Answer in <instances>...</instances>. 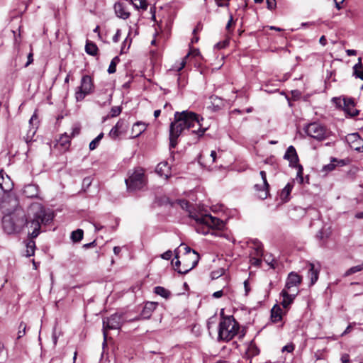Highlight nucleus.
Instances as JSON below:
<instances>
[{
	"instance_id": "nucleus-3",
	"label": "nucleus",
	"mask_w": 363,
	"mask_h": 363,
	"mask_svg": "<svg viewBox=\"0 0 363 363\" xmlns=\"http://www.w3.org/2000/svg\"><path fill=\"white\" fill-rule=\"evenodd\" d=\"M239 329V323L233 316L223 317L219 323L218 338L228 342L238 334Z\"/></svg>"
},
{
	"instance_id": "nucleus-27",
	"label": "nucleus",
	"mask_w": 363,
	"mask_h": 363,
	"mask_svg": "<svg viewBox=\"0 0 363 363\" xmlns=\"http://www.w3.org/2000/svg\"><path fill=\"white\" fill-rule=\"evenodd\" d=\"M98 50V47L94 43L89 40L86 41L85 45V51L88 55L95 56L97 55Z\"/></svg>"
},
{
	"instance_id": "nucleus-48",
	"label": "nucleus",
	"mask_w": 363,
	"mask_h": 363,
	"mask_svg": "<svg viewBox=\"0 0 363 363\" xmlns=\"http://www.w3.org/2000/svg\"><path fill=\"white\" fill-rule=\"evenodd\" d=\"M294 350V346L292 344L286 345L282 347L281 351L291 352Z\"/></svg>"
},
{
	"instance_id": "nucleus-45",
	"label": "nucleus",
	"mask_w": 363,
	"mask_h": 363,
	"mask_svg": "<svg viewBox=\"0 0 363 363\" xmlns=\"http://www.w3.org/2000/svg\"><path fill=\"white\" fill-rule=\"evenodd\" d=\"M189 56V53H188L184 58L182 59V60L179 62V65L178 67H175V69L177 70V71H180L182 70L186 65V58Z\"/></svg>"
},
{
	"instance_id": "nucleus-56",
	"label": "nucleus",
	"mask_w": 363,
	"mask_h": 363,
	"mask_svg": "<svg viewBox=\"0 0 363 363\" xmlns=\"http://www.w3.org/2000/svg\"><path fill=\"white\" fill-rule=\"evenodd\" d=\"M345 0H334L335 7L340 10L342 9V4H343Z\"/></svg>"
},
{
	"instance_id": "nucleus-43",
	"label": "nucleus",
	"mask_w": 363,
	"mask_h": 363,
	"mask_svg": "<svg viewBox=\"0 0 363 363\" xmlns=\"http://www.w3.org/2000/svg\"><path fill=\"white\" fill-rule=\"evenodd\" d=\"M250 264L255 267H259L262 263V259L259 257H250Z\"/></svg>"
},
{
	"instance_id": "nucleus-64",
	"label": "nucleus",
	"mask_w": 363,
	"mask_h": 363,
	"mask_svg": "<svg viewBox=\"0 0 363 363\" xmlns=\"http://www.w3.org/2000/svg\"><path fill=\"white\" fill-rule=\"evenodd\" d=\"M319 43L322 45H326V43H327V40L325 38V37L324 35L321 36L319 39Z\"/></svg>"
},
{
	"instance_id": "nucleus-37",
	"label": "nucleus",
	"mask_w": 363,
	"mask_h": 363,
	"mask_svg": "<svg viewBox=\"0 0 363 363\" xmlns=\"http://www.w3.org/2000/svg\"><path fill=\"white\" fill-rule=\"evenodd\" d=\"M104 137V133H101L96 138H95L92 141H91V143H89V149L90 150H95L97 146L99 145L101 140Z\"/></svg>"
},
{
	"instance_id": "nucleus-32",
	"label": "nucleus",
	"mask_w": 363,
	"mask_h": 363,
	"mask_svg": "<svg viewBox=\"0 0 363 363\" xmlns=\"http://www.w3.org/2000/svg\"><path fill=\"white\" fill-rule=\"evenodd\" d=\"M362 270H363V262L359 265H356V266L352 267L350 269H348L345 272L344 276L348 277V276H350L354 273L359 272Z\"/></svg>"
},
{
	"instance_id": "nucleus-1",
	"label": "nucleus",
	"mask_w": 363,
	"mask_h": 363,
	"mask_svg": "<svg viewBox=\"0 0 363 363\" xmlns=\"http://www.w3.org/2000/svg\"><path fill=\"white\" fill-rule=\"evenodd\" d=\"M53 217V213L41 203H33L28 208L26 213L21 209H16L5 215L2 218V227L4 231L9 235L26 231L28 237L33 239L39 235L41 225L48 224Z\"/></svg>"
},
{
	"instance_id": "nucleus-26",
	"label": "nucleus",
	"mask_w": 363,
	"mask_h": 363,
	"mask_svg": "<svg viewBox=\"0 0 363 363\" xmlns=\"http://www.w3.org/2000/svg\"><path fill=\"white\" fill-rule=\"evenodd\" d=\"M259 354V349L257 347L254 341H251L249 344L246 354L248 358H252Z\"/></svg>"
},
{
	"instance_id": "nucleus-25",
	"label": "nucleus",
	"mask_w": 363,
	"mask_h": 363,
	"mask_svg": "<svg viewBox=\"0 0 363 363\" xmlns=\"http://www.w3.org/2000/svg\"><path fill=\"white\" fill-rule=\"evenodd\" d=\"M281 318V308L279 306L275 305L271 310V319L272 322L277 323L280 321Z\"/></svg>"
},
{
	"instance_id": "nucleus-59",
	"label": "nucleus",
	"mask_w": 363,
	"mask_h": 363,
	"mask_svg": "<svg viewBox=\"0 0 363 363\" xmlns=\"http://www.w3.org/2000/svg\"><path fill=\"white\" fill-rule=\"evenodd\" d=\"M179 203H180V205H181L182 208H188L189 204V202L187 201H186V200H181L179 201Z\"/></svg>"
},
{
	"instance_id": "nucleus-9",
	"label": "nucleus",
	"mask_w": 363,
	"mask_h": 363,
	"mask_svg": "<svg viewBox=\"0 0 363 363\" xmlns=\"http://www.w3.org/2000/svg\"><path fill=\"white\" fill-rule=\"evenodd\" d=\"M308 136L321 141L327 138L326 128L320 123H311L303 128Z\"/></svg>"
},
{
	"instance_id": "nucleus-60",
	"label": "nucleus",
	"mask_w": 363,
	"mask_h": 363,
	"mask_svg": "<svg viewBox=\"0 0 363 363\" xmlns=\"http://www.w3.org/2000/svg\"><path fill=\"white\" fill-rule=\"evenodd\" d=\"M184 250H185V252H186V255L185 256H188L189 255H191L193 251H194V250H191L189 247L186 246V245H184Z\"/></svg>"
},
{
	"instance_id": "nucleus-61",
	"label": "nucleus",
	"mask_w": 363,
	"mask_h": 363,
	"mask_svg": "<svg viewBox=\"0 0 363 363\" xmlns=\"http://www.w3.org/2000/svg\"><path fill=\"white\" fill-rule=\"evenodd\" d=\"M95 245H96V241H95V240H94V241H93V242H91L84 244V245H83V247H84V248H85V249H87V248H89V247H94V246H95Z\"/></svg>"
},
{
	"instance_id": "nucleus-23",
	"label": "nucleus",
	"mask_w": 363,
	"mask_h": 363,
	"mask_svg": "<svg viewBox=\"0 0 363 363\" xmlns=\"http://www.w3.org/2000/svg\"><path fill=\"white\" fill-rule=\"evenodd\" d=\"M318 269L315 268V265L312 263L308 264V277L311 279V284L313 285L318 279Z\"/></svg>"
},
{
	"instance_id": "nucleus-58",
	"label": "nucleus",
	"mask_w": 363,
	"mask_h": 363,
	"mask_svg": "<svg viewBox=\"0 0 363 363\" xmlns=\"http://www.w3.org/2000/svg\"><path fill=\"white\" fill-rule=\"evenodd\" d=\"M352 324L350 323L347 328L345 330V331L342 333L341 336H344L345 335H347V333H350L351 330H352Z\"/></svg>"
},
{
	"instance_id": "nucleus-18",
	"label": "nucleus",
	"mask_w": 363,
	"mask_h": 363,
	"mask_svg": "<svg viewBox=\"0 0 363 363\" xmlns=\"http://www.w3.org/2000/svg\"><path fill=\"white\" fill-rule=\"evenodd\" d=\"M196 119L198 121V123L199 124V126L198 125H194V127H189V131L192 134H194L196 135L197 138H199L202 135H203L204 133L208 130L207 127L203 126V118L201 117L199 115L196 114Z\"/></svg>"
},
{
	"instance_id": "nucleus-39",
	"label": "nucleus",
	"mask_w": 363,
	"mask_h": 363,
	"mask_svg": "<svg viewBox=\"0 0 363 363\" xmlns=\"http://www.w3.org/2000/svg\"><path fill=\"white\" fill-rule=\"evenodd\" d=\"M119 62V58L118 57H115L111 62L108 68V72L109 74L115 73L116 71V64Z\"/></svg>"
},
{
	"instance_id": "nucleus-41",
	"label": "nucleus",
	"mask_w": 363,
	"mask_h": 363,
	"mask_svg": "<svg viewBox=\"0 0 363 363\" xmlns=\"http://www.w3.org/2000/svg\"><path fill=\"white\" fill-rule=\"evenodd\" d=\"M294 168H297L296 179L299 181V183L302 184L303 182V167L301 164H297V166Z\"/></svg>"
},
{
	"instance_id": "nucleus-54",
	"label": "nucleus",
	"mask_w": 363,
	"mask_h": 363,
	"mask_svg": "<svg viewBox=\"0 0 363 363\" xmlns=\"http://www.w3.org/2000/svg\"><path fill=\"white\" fill-rule=\"evenodd\" d=\"M223 269H221L220 272L219 271H213L211 272V277L212 279H217L219 277H220L223 274Z\"/></svg>"
},
{
	"instance_id": "nucleus-40",
	"label": "nucleus",
	"mask_w": 363,
	"mask_h": 363,
	"mask_svg": "<svg viewBox=\"0 0 363 363\" xmlns=\"http://www.w3.org/2000/svg\"><path fill=\"white\" fill-rule=\"evenodd\" d=\"M26 324L23 322H21L19 324L18 327V339L21 338L23 336L26 334Z\"/></svg>"
},
{
	"instance_id": "nucleus-4",
	"label": "nucleus",
	"mask_w": 363,
	"mask_h": 363,
	"mask_svg": "<svg viewBox=\"0 0 363 363\" xmlns=\"http://www.w3.org/2000/svg\"><path fill=\"white\" fill-rule=\"evenodd\" d=\"M191 217L201 226H198L196 230L199 233L207 234L210 228L222 229L225 226L224 222L210 214L192 215Z\"/></svg>"
},
{
	"instance_id": "nucleus-47",
	"label": "nucleus",
	"mask_w": 363,
	"mask_h": 363,
	"mask_svg": "<svg viewBox=\"0 0 363 363\" xmlns=\"http://www.w3.org/2000/svg\"><path fill=\"white\" fill-rule=\"evenodd\" d=\"M119 135V130L113 127L109 132V136L112 138H116Z\"/></svg>"
},
{
	"instance_id": "nucleus-13",
	"label": "nucleus",
	"mask_w": 363,
	"mask_h": 363,
	"mask_svg": "<svg viewBox=\"0 0 363 363\" xmlns=\"http://www.w3.org/2000/svg\"><path fill=\"white\" fill-rule=\"evenodd\" d=\"M298 291H289L286 289H284L280 295L282 297V300L281 301V304L284 308L288 309L291 304L294 302L296 296H297Z\"/></svg>"
},
{
	"instance_id": "nucleus-7",
	"label": "nucleus",
	"mask_w": 363,
	"mask_h": 363,
	"mask_svg": "<svg viewBox=\"0 0 363 363\" xmlns=\"http://www.w3.org/2000/svg\"><path fill=\"white\" fill-rule=\"evenodd\" d=\"M123 324L122 314L115 313L103 319L104 345L106 343L107 330L120 329Z\"/></svg>"
},
{
	"instance_id": "nucleus-28",
	"label": "nucleus",
	"mask_w": 363,
	"mask_h": 363,
	"mask_svg": "<svg viewBox=\"0 0 363 363\" xmlns=\"http://www.w3.org/2000/svg\"><path fill=\"white\" fill-rule=\"evenodd\" d=\"M293 189V185L288 183L285 187L281 190L280 194V199L282 201L286 202L289 199V195L291 192V190Z\"/></svg>"
},
{
	"instance_id": "nucleus-11",
	"label": "nucleus",
	"mask_w": 363,
	"mask_h": 363,
	"mask_svg": "<svg viewBox=\"0 0 363 363\" xmlns=\"http://www.w3.org/2000/svg\"><path fill=\"white\" fill-rule=\"evenodd\" d=\"M13 184L8 175L4 176L2 171L0 172V202L4 201L12 190Z\"/></svg>"
},
{
	"instance_id": "nucleus-30",
	"label": "nucleus",
	"mask_w": 363,
	"mask_h": 363,
	"mask_svg": "<svg viewBox=\"0 0 363 363\" xmlns=\"http://www.w3.org/2000/svg\"><path fill=\"white\" fill-rule=\"evenodd\" d=\"M154 292L156 294L165 298H168L171 295L170 291L162 286L155 287Z\"/></svg>"
},
{
	"instance_id": "nucleus-53",
	"label": "nucleus",
	"mask_w": 363,
	"mask_h": 363,
	"mask_svg": "<svg viewBox=\"0 0 363 363\" xmlns=\"http://www.w3.org/2000/svg\"><path fill=\"white\" fill-rule=\"evenodd\" d=\"M341 362L342 363H349L350 362V355L347 353L342 354L341 356Z\"/></svg>"
},
{
	"instance_id": "nucleus-33",
	"label": "nucleus",
	"mask_w": 363,
	"mask_h": 363,
	"mask_svg": "<svg viewBox=\"0 0 363 363\" xmlns=\"http://www.w3.org/2000/svg\"><path fill=\"white\" fill-rule=\"evenodd\" d=\"M263 255V249L261 244L257 243L255 244V247L253 250V252L250 253V257H261Z\"/></svg>"
},
{
	"instance_id": "nucleus-57",
	"label": "nucleus",
	"mask_w": 363,
	"mask_h": 363,
	"mask_svg": "<svg viewBox=\"0 0 363 363\" xmlns=\"http://www.w3.org/2000/svg\"><path fill=\"white\" fill-rule=\"evenodd\" d=\"M223 295V290H220V291L214 292L213 294V297L216 298H218L222 297Z\"/></svg>"
},
{
	"instance_id": "nucleus-5",
	"label": "nucleus",
	"mask_w": 363,
	"mask_h": 363,
	"mask_svg": "<svg viewBox=\"0 0 363 363\" xmlns=\"http://www.w3.org/2000/svg\"><path fill=\"white\" fill-rule=\"evenodd\" d=\"M125 182L130 191L141 189L145 185L144 170L141 168L135 169Z\"/></svg>"
},
{
	"instance_id": "nucleus-49",
	"label": "nucleus",
	"mask_w": 363,
	"mask_h": 363,
	"mask_svg": "<svg viewBox=\"0 0 363 363\" xmlns=\"http://www.w3.org/2000/svg\"><path fill=\"white\" fill-rule=\"evenodd\" d=\"M172 256V252L171 250H167V252H165L161 255V257L166 260L170 259Z\"/></svg>"
},
{
	"instance_id": "nucleus-16",
	"label": "nucleus",
	"mask_w": 363,
	"mask_h": 363,
	"mask_svg": "<svg viewBox=\"0 0 363 363\" xmlns=\"http://www.w3.org/2000/svg\"><path fill=\"white\" fill-rule=\"evenodd\" d=\"M126 1H120L115 4L114 10L116 16L123 19H127L130 16V12L127 9Z\"/></svg>"
},
{
	"instance_id": "nucleus-21",
	"label": "nucleus",
	"mask_w": 363,
	"mask_h": 363,
	"mask_svg": "<svg viewBox=\"0 0 363 363\" xmlns=\"http://www.w3.org/2000/svg\"><path fill=\"white\" fill-rule=\"evenodd\" d=\"M155 172L160 177H164L165 179H167L170 174V168L167 162H160L157 165Z\"/></svg>"
},
{
	"instance_id": "nucleus-24",
	"label": "nucleus",
	"mask_w": 363,
	"mask_h": 363,
	"mask_svg": "<svg viewBox=\"0 0 363 363\" xmlns=\"http://www.w3.org/2000/svg\"><path fill=\"white\" fill-rule=\"evenodd\" d=\"M147 128V125L145 123L138 121L134 123L132 128V133L135 134L133 138H137L140 136Z\"/></svg>"
},
{
	"instance_id": "nucleus-2",
	"label": "nucleus",
	"mask_w": 363,
	"mask_h": 363,
	"mask_svg": "<svg viewBox=\"0 0 363 363\" xmlns=\"http://www.w3.org/2000/svg\"><path fill=\"white\" fill-rule=\"evenodd\" d=\"M196 114L191 111H183L174 113V121L171 123L169 128V148H174L177 144V138L182 133L189 127L199 125Z\"/></svg>"
},
{
	"instance_id": "nucleus-63",
	"label": "nucleus",
	"mask_w": 363,
	"mask_h": 363,
	"mask_svg": "<svg viewBox=\"0 0 363 363\" xmlns=\"http://www.w3.org/2000/svg\"><path fill=\"white\" fill-rule=\"evenodd\" d=\"M346 52L348 56H354L357 55V51L355 50H347Z\"/></svg>"
},
{
	"instance_id": "nucleus-42",
	"label": "nucleus",
	"mask_w": 363,
	"mask_h": 363,
	"mask_svg": "<svg viewBox=\"0 0 363 363\" xmlns=\"http://www.w3.org/2000/svg\"><path fill=\"white\" fill-rule=\"evenodd\" d=\"M121 113V108L120 106H113L111 108L110 115L111 117H116Z\"/></svg>"
},
{
	"instance_id": "nucleus-15",
	"label": "nucleus",
	"mask_w": 363,
	"mask_h": 363,
	"mask_svg": "<svg viewBox=\"0 0 363 363\" xmlns=\"http://www.w3.org/2000/svg\"><path fill=\"white\" fill-rule=\"evenodd\" d=\"M284 158L289 162V166L291 167H295L297 166V164H298V157L293 145H290L287 148Z\"/></svg>"
},
{
	"instance_id": "nucleus-51",
	"label": "nucleus",
	"mask_w": 363,
	"mask_h": 363,
	"mask_svg": "<svg viewBox=\"0 0 363 363\" xmlns=\"http://www.w3.org/2000/svg\"><path fill=\"white\" fill-rule=\"evenodd\" d=\"M79 132H80V128L79 126L75 125V126L72 127L70 137L71 138L74 137L75 135L79 134Z\"/></svg>"
},
{
	"instance_id": "nucleus-29",
	"label": "nucleus",
	"mask_w": 363,
	"mask_h": 363,
	"mask_svg": "<svg viewBox=\"0 0 363 363\" xmlns=\"http://www.w3.org/2000/svg\"><path fill=\"white\" fill-rule=\"evenodd\" d=\"M354 75L356 77L363 80V65L361 62V58H359V62L353 67Z\"/></svg>"
},
{
	"instance_id": "nucleus-55",
	"label": "nucleus",
	"mask_w": 363,
	"mask_h": 363,
	"mask_svg": "<svg viewBox=\"0 0 363 363\" xmlns=\"http://www.w3.org/2000/svg\"><path fill=\"white\" fill-rule=\"evenodd\" d=\"M33 61V52H30L28 55V61L26 64V67H28L29 65H30Z\"/></svg>"
},
{
	"instance_id": "nucleus-6",
	"label": "nucleus",
	"mask_w": 363,
	"mask_h": 363,
	"mask_svg": "<svg viewBox=\"0 0 363 363\" xmlns=\"http://www.w3.org/2000/svg\"><path fill=\"white\" fill-rule=\"evenodd\" d=\"M94 89L93 79L89 75H83L81 79L80 86L77 88L75 91L77 101H82L86 96L93 92Z\"/></svg>"
},
{
	"instance_id": "nucleus-50",
	"label": "nucleus",
	"mask_w": 363,
	"mask_h": 363,
	"mask_svg": "<svg viewBox=\"0 0 363 363\" xmlns=\"http://www.w3.org/2000/svg\"><path fill=\"white\" fill-rule=\"evenodd\" d=\"M350 137L353 139V143H357L359 144V142L362 140L359 135L357 133L352 134Z\"/></svg>"
},
{
	"instance_id": "nucleus-46",
	"label": "nucleus",
	"mask_w": 363,
	"mask_h": 363,
	"mask_svg": "<svg viewBox=\"0 0 363 363\" xmlns=\"http://www.w3.org/2000/svg\"><path fill=\"white\" fill-rule=\"evenodd\" d=\"M267 7L269 10H273L277 6L276 0H266Z\"/></svg>"
},
{
	"instance_id": "nucleus-44",
	"label": "nucleus",
	"mask_w": 363,
	"mask_h": 363,
	"mask_svg": "<svg viewBox=\"0 0 363 363\" xmlns=\"http://www.w3.org/2000/svg\"><path fill=\"white\" fill-rule=\"evenodd\" d=\"M334 162H337V160L335 159H333L330 164H328L323 167V170L325 172H330L333 170L336 166V164L333 163Z\"/></svg>"
},
{
	"instance_id": "nucleus-52",
	"label": "nucleus",
	"mask_w": 363,
	"mask_h": 363,
	"mask_svg": "<svg viewBox=\"0 0 363 363\" xmlns=\"http://www.w3.org/2000/svg\"><path fill=\"white\" fill-rule=\"evenodd\" d=\"M121 35V29H117L116 34L113 37V41L114 43H118Z\"/></svg>"
},
{
	"instance_id": "nucleus-20",
	"label": "nucleus",
	"mask_w": 363,
	"mask_h": 363,
	"mask_svg": "<svg viewBox=\"0 0 363 363\" xmlns=\"http://www.w3.org/2000/svg\"><path fill=\"white\" fill-rule=\"evenodd\" d=\"M23 194L28 198L37 197L39 193L38 186L36 184H27L24 186Z\"/></svg>"
},
{
	"instance_id": "nucleus-34",
	"label": "nucleus",
	"mask_w": 363,
	"mask_h": 363,
	"mask_svg": "<svg viewBox=\"0 0 363 363\" xmlns=\"http://www.w3.org/2000/svg\"><path fill=\"white\" fill-rule=\"evenodd\" d=\"M131 29L130 30L128 36L124 40L122 44V47L121 49V53H125L126 51L129 49L131 45L132 40L129 38V36L130 35Z\"/></svg>"
},
{
	"instance_id": "nucleus-36",
	"label": "nucleus",
	"mask_w": 363,
	"mask_h": 363,
	"mask_svg": "<svg viewBox=\"0 0 363 363\" xmlns=\"http://www.w3.org/2000/svg\"><path fill=\"white\" fill-rule=\"evenodd\" d=\"M265 262L272 268L275 269L277 267V261L272 257V255H266L264 258Z\"/></svg>"
},
{
	"instance_id": "nucleus-12",
	"label": "nucleus",
	"mask_w": 363,
	"mask_h": 363,
	"mask_svg": "<svg viewBox=\"0 0 363 363\" xmlns=\"http://www.w3.org/2000/svg\"><path fill=\"white\" fill-rule=\"evenodd\" d=\"M259 174L262 178V184H256L255 185V189L257 192L258 196L261 199H265L267 198L269 194V184L267 180V174L264 171H261Z\"/></svg>"
},
{
	"instance_id": "nucleus-35",
	"label": "nucleus",
	"mask_w": 363,
	"mask_h": 363,
	"mask_svg": "<svg viewBox=\"0 0 363 363\" xmlns=\"http://www.w3.org/2000/svg\"><path fill=\"white\" fill-rule=\"evenodd\" d=\"M136 9L145 10L147 8V4L145 0H130Z\"/></svg>"
},
{
	"instance_id": "nucleus-17",
	"label": "nucleus",
	"mask_w": 363,
	"mask_h": 363,
	"mask_svg": "<svg viewBox=\"0 0 363 363\" xmlns=\"http://www.w3.org/2000/svg\"><path fill=\"white\" fill-rule=\"evenodd\" d=\"M301 282V277L295 272H291L287 277L284 289L291 291H295L292 289L294 287H296Z\"/></svg>"
},
{
	"instance_id": "nucleus-10",
	"label": "nucleus",
	"mask_w": 363,
	"mask_h": 363,
	"mask_svg": "<svg viewBox=\"0 0 363 363\" xmlns=\"http://www.w3.org/2000/svg\"><path fill=\"white\" fill-rule=\"evenodd\" d=\"M333 101L337 107L342 108L350 116H357L359 111L354 108V102L351 98L334 97Z\"/></svg>"
},
{
	"instance_id": "nucleus-38",
	"label": "nucleus",
	"mask_w": 363,
	"mask_h": 363,
	"mask_svg": "<svg viewBox=\"0 0 363 363\" xmlns=\"http://www.w3.org/2000/svg\"><path fill=\"white\" fill-rule=\"evenodd\" d=\"M35 244L33 240H30L26 245V255L28 257L33 256L35 252Z\"/></svg>"
},
{
	"instance_id": "nucleus-31",
	"label": "nucleus",
	"mask_w": 363,
	"mask_h": 363,
	"mask_svg": "<svg viewBox=\"0 0 363 363\" xmlns=\"http://www.w3.org/2000/svg\"><path fill=\"white\" fill-rule=\"evenodd\" d=\"M83 235L84 231L82 229H77L71 233V239L73 242H77L82 240Z\"/></svg>"
},
{
	"instance_id": "nucleus-14",
	"label": "nucleus",
	"mask_w": 363,
	"mask_h": 363,
	"mask_svg": "<svg viewBox=\"0 0 363 363\" xmlns=\"http://www.w3.org/2000/svg\"><path fill=\"white\" fill-rule=\"evenodd\" d=\"M113 92L106 89L100 90L96 94V102L100 106L110 105L112 100Z\"/></svg>"
},
{
	"instance_id": "nucleus-22",
	"label": "nucleus",
	"mask_w": 363,
	"mask_h": 363,
	"mask_svg": "<svg viewBox=\"0 0 363 363\" xmlns=\"http://www.w3.org/2000/svg\"><path fill=\"white\" fill-rule=\"evenodd\" d=\"M71 138L70 135L65 133L60 136L57 145L62 147V150L66 151L70 146Z\"/></svg>"
},
{
	"instance_id": "nucleus-8",
	"label": "nucleus",
	"mask_w": 363,
	"mask_h": 363,
	"mask_svg": "<svg viewBox=\"0 0 363 363\" xmlns=\"http://www.w3.org/2000/svg\"><path fill=\"white\" fill-rule=\"evenodd\" d=\"M199 255L196 251H193L191 255L184 256L183 258V262L191 259V264H185V267L180 268L181 262L177 259L175 262H172V264L174 266V270L177 271L179 274H186L197 265L199 261Z\"/></svg>"
},
{
	"instance_id": "nucleus-62",
	"label": "nucleus",
	"mask_w": 363,
	"mask_h": 363,
	"mask_svg": "<svg viewBox=\"0 0 363 363\" xmlns=\"http://www.w3.org/2000/svg\"><path fill=\"white\" fill-rule=\"evenodd\" d=\"M233 22V16H230V19H229V21L226 25V28H225L227 30H228V31L230 30V26H231Z\"/></svg>"
},
{
	"instance_id": "nucleus-19",
	"label": "nucleus",
	"mask_w": 363,
	"mask_h": 363,
	"mask_svg": "<svg viewBox=\"0 0 363 363\" xmlns=\"http://www.w3.org/2000/svg\"><path fill=\"white\" fill-rule=\"evenodd\" d=\"M157 306V303L155 302H147L140 313V317L143 319L150 318L152 312L155 310Z\"/></svg>"
}]
</instances>
